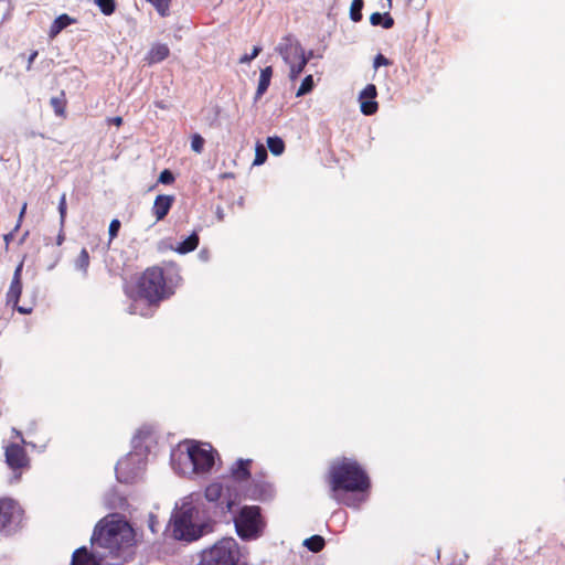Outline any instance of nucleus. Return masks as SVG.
Masks as SVG:
<instances>
[{
	"label": "nucleus",
	"mask_w": 565,
	"mask_h": 565,
	"mask_svg": "<svg viewBox=\"0 0 565 565\" xmlns=\"http://www.w3.org/2000/svg\"><path fill=\"white\" fill-rule=\"evenodd\" d=\"M370 22L374 26L382 25L384 29H391L394 25V19L390 15L388 12L384 14L380 12L372 13L370 17Z\"/></svg>",
	"instance_id": "4be33fe9"
},
{
	"label": "nucleus",
	"mask_w": 565,
	"mask_h": 565,
	"mask_svg": "<svg viewBox=\"0 0 565 565\" xmlns=\"http://www.w3.org/2000/svg\"><path fill=\"white\" fill-rule=\"evenodd\" d=\"M267 147L275 156H279L285 150V142L280 137L274 136L267 138Z\"/></svg>",
	"instance_id": "bb28decb"
},
{
	"label": "nucleus",
	"mask_w": 565,
	"mask_h": 565,
	"mask_svg": "<svg viewBox=\"0 0 565 565\" xmlns=\"http://www.w3.org/2000/svg\"><path fill=\"white\" fill-rule=\"evenodd\" d=\"M71 565H97V562L86 547H79L73 553Z\"/></svg>",
	"instance_id": "412c9836"
},
{
	"label": "nucleus",
	"mask_w": 565,
	"mask_h": 565,
	"mask_svg": "<svg viewBox=\"0 0 565 565\" xmlns=\"http://www.w3.org/2000/svg\"><path fill=\"white\" fill-rule=\"evenodd\" d=\"M252 459H237L228 469L231 479L236 482H245L249 480L252 476Z\"/></svg>",
	"instance_id": "4468645a"
},
{
	"label": "nucleus",
	"mask_w": 565,
	"mask_h": 565,
	"mask_svg": "<svg viewBox=\"0 0 565 565\" xmlns=\"http://www.w3.org/2000/svg\"><path fill=\"white\" fill-rule=\"evenodd\" d=\"M200 512L209 522H226L234 507L239 503L237 487L228 481H214L204 489Z\"/></svg>",
	"instance_id": "f03ea898"
},
{
	"label": "nucleus",
	"mask_w": 565,
	"mask_h": 565,
	"mask_svg": "<svg viewBox=\"0 0 565 565\" xmlns=\"http://www.w3.org/2000/svg\"><path fill=\"white\" fill-rule=\"evenodd\" d=\"M330 497L349 508H359L371 489V479L360 462L341 458L332 462L326 475Z\"/></svg>",
	"instance_id": "f257e3e1"
},
{
	"label": "nucleus",
	"mask_w": 565,
	"mask_h": 565,
	"mask_svg": "<svg viewBox=\"0 0 565 565\" xmlns=\"http://www.w3.org/2000/svg\"><path fill=\"white\" fill-rule=\"evenodd\" d=\"M239 545L233 537H224L202 551L198 565H238Z\"/></svg>",
	"instance_id": "6e6552de"
},
{
	"label": "nucleus",
	"mask_w": 565,
	"mask_h": 565,
	"mask_svg": "<svg viewBox=\"0 0 565 565\" xmlns=\"http://www.w3.org/2000/svg\"><path fill=\"white\" fill-rule=\"evenodd\" d=\"M73 22V19L71 17H68L67 14H61L60 17H57L52 26H51V33L52 34H57L58 32H61L64 28L68 26L71 23Z\"/></svg>",
	"instance_id": "cd10ccee"
},
{
	"label": "nucleus",
	"mask_w": 565,
	"mask_h": 565,
	"mask_svg": "<svg viewBox=\"0 0 565 565\" xmlns=\"http://www.w3.org/2000/svg\"><path fill=\"white\" fill-rule=\"evenodd\" d=\"M22 269H23V262H21L17 266L11 281L22 282Z\"/></svg>",
	"instance_id": "4c0bfd02"
},
{
	"label": "nucleus",
	"mask_w": 565,
	"mask_h": 565,
	"mask_svg": "<svg viewBox=\"0 0 565 565\" xmlns=\"http://www.w3.org/2000/svg\"><path fill=\"white\" fill-rule=\"evenodd\" d=\"M158 181L162 184H170L174 181V175L170 170L166 169L160 173Z\"/></svg>",
	"instance_id": "e433bc0d"
},
{
	"label": "nucleus",
	"mask_w": 565,
	"mask_h": 565,
	"mask_svg": "<svg viewBox=\"0 0 565 565\" xmlns=\"http://www.w3.org/2000/svg\"><path fill=\"white\" fill-rule=\"evenodd\" d=\"M271 76V66H266L260 71L258 86L255 94V100H258L266 93L267 88L269 87Z\"/></svg>",
	"instance_id": "aec40b11"
},
{
	"label": "nucleus",
	"mask_w": 565,
	"mask_h": 565,
	"mask_svg": "<svg viewBox=\"0 0 565 565\" xmlns=\"http://www.w3.org/2000/svg\"><path fill=\"white\" fill-rule=\"evenodd\" d=\"M267 159V151L263 145L256 146L254 164H263Z\"/></svg>",
	"instance_id": "72a5a7b5"
},
{
	"label": "nucleus",
	"mask_w": 565,
	"mask_h": 565,
	"mask_svg": "<svg viewBox=\"0 0 565 565\" xmlns=\"http://www.w3.org/2000/svg\"><path fill=\"white\" fill-rule=\"evenodd\" d=\"M198 245L199 236L196 233H193L179 244V246L177 247V252H179L180 254H186L196 249Z\"/></svg>",
	"instance_id": "5701e85b"
},
{
	"label": "nucleus",
	"mask_w": 565,
	"mask_h": 565,
	"mask_svg": "<svg viewBox=\"0 0 565 565\" xmlns=\"http://www.w3.org/2000/svg\"><path fill=\"white\" fill-rule=\"evenodd\" d=\"M174 465H179L181 473H205L214 466V451L210 445L202 446L191 444L186 451H179L173 458Z\"/></svg>",
	"instance_id": "423d86ee"
},
{
	"label": "nucleus",
	"mask_w": 565,
	"mask_h": 565,
	"mask_svg": "<svg viewBox=\"0 0 565 565\" xmlns=\"http://www.w3.org/2000/svg\"><path fill=\"white\" fill-rule=\"evenodd\" d=\"M21 295L22 282L11 281L10 287L6 294L7 305H11L13 309L22 315L32 313L33 306H19Z\"/></svg>",
	"instance_id": "ddd939ff"
},
{
	"label": "nucleus",
	"mask_w": 565,
	"mask_h": 565,
	"mask_svg": "<svg viewBox=\"0 0 565 565\" xmlns=\"http://www.w3.org/2000/svg\"><path fill=\"white\" fill-rule=\"evenodd\" d=\"M364 7L363 0H353L350 7V19L353 22H360L362 20V9Z\"/></svg>",
	"instance_id": "c85d7f7f"
},
{
	"label": "nucleus",
	"mask_w": 565,
	"mask_h": 565,
	"mask_svg": "<svg viewBox=\"0 0 565 565\" xmlns=\"http://www.w3.org/2000/svg\"><path fill=\"white\" fill-rule=\"evenodd\" d=\"M324 539L320 535H312L305 540L303 545L311 552L318 553L324 547Z\"/></svg>",
	"instance_id": "a878e982"
},
{
	"label": "nucleus",
	"mask_w": 565,
	"mask_h": 565,
	"mask_svg": "<svg viewBox=\"0 0 565 565\" xmlns=\"http://www.w3.org/2000/svg\"><path fill=\"white\" fill-rule=\"evenodd\" d=\"M120 226H121V224L118 218H114L110 222L109 228H108L109 242H111L115 237H117Z\"/></svg>",
	"instance_id": "f704fd0d"
},
{
	"label": "nucleus",
	"mask_w": 565,
	"mask_h": 565,
	"mask_svg": "<svg viewBox=\"0 0 565 565\" xmlns=\"http://www.w3.org/2000/svg\"><path fill=\"white\" fill-rule=\"evenodd\" d=\"M169 54L170 49L168 47L167 44L157 43L151 46L145 60L150 65L157 64L166 60L169 56Z\"/></svg>",
	"instance_id": "a211bd4d"
},
{
	"label": "nucleus",
	"mask_w": 565,
	"mask_h": 565,
	"mask_svg": "<svg viewBox=\"0 0 565 565\" xmlns=\"http://www.w3.org/2000/svg\"><path fill=\"white\" fill-rule=\"evenodd\" d=\"M95 2L105 15H110L116 10L115 0H95Z\"/></svg>",
	"instance_id": "7c9ffc66"
},
{
	"label": "nucleus",
	"mask_w": 565,
	"mask_h": 565,
	"mask_svg": "<svg viewBox=\"0 0 565 565\" xmlns=\"http://www.w3.org/2000/svg\"><path fill=\"white\" fill-rule=\"evenodd\" d=\"M6 462L12 470H20L29 467L30 459L23 446L10 444L6 447Z\"/></svg>",
	"instance_id": "9d476101"
},
{
	"label": "nucleus",
	"mask_w": 565,
	"mask_h": 565,
	"mask_svg": "<svg viewBox=\"0 0 565 565\" xmlns=\"http://www.w3.org/2000/svg\"><path fill=\"white\" fill-rule=\"evenodd\" d=\"M89 266V254L86 248H83L76 259V267L84 273L87 271Z\"/></svg>",
	"instance_id": "2f4dec72"
},
{
	"label": "nucleus",
	"mask_w": 565,
	"mask_h": 565,
	"mask_svg": "<svg viewBox=\"0 0 565 565\" xmlns=\"http://www.w3.org/2000/svg\"><path fill=\"white\" fill-rule=\"evenodd\" d=\"M50 104L56 116L65 117L67 102L63 92L60 96L52 97Z\"/></svg>",
	"instance_id": "393cba45"
},
{
	"label": "nucleus",
	"mask_w": 565,
	"mask_h": 565,
	"mask_svg": "<svg viewBox=\"0 0 565 565\" xmlns=\"http://www.w3.org/2000/svg\"><path fill=\"white\" fill-rule=\"evenodd\" d=\"M136 456L129 454L121 460H119L116 465L117 477L121 482H130L136 473L132 471V466L135 465Z\"/></svg>",
	"instance_id": "f3484780"
},
{
	"label": "nucleus",
	"mask_w": 565,
	"mask_h": 565,
	"mask_svg": "<svg viewBox=\"0 0 565 565\" xmlns=\"http://www.w3.org/2000/svg\"><path fill=\"white\" fill-rule=\"evenodd\" d=\"M200 505L184 503L179 513L174 515L171 522L172 537L178 541L193 542L199 540L210 530L206 522L198 524Z\"/></svg>",
	"instance_id": "39448f33"
},
{
	"label": "nucleus",
	"mask_w": 565,
	"mask_h": 565,
	"mask_svg": "<svg viewBox=\"0 0 565 565\" xmlns=\"http://www.w3.org/2000/svg\"><path fill=\"white\" fill-rule=\"evenodd\" d=\"M109 125H115L117 127H120L122 125V118L120 116L110 117L107 119Z\"/></svg>",
	"instance_id": "a19ab883"
},
{
	"label": "nucleus",
	"mask_w": 565,
	"mask_h": 565,
	"mask_svg": "<svg viewBox=\"0 0 565 565\" xmlns=\"http://www.w3.org/2000/svg\"><path fill=\"white\" fill-rule=\"evenodd\" d=\"M132 535L126 522L102 520L92 535V543L108 550L109 555L119 556L121 551L131 546Z\"/></svg>",
	"instance_id": "20e7f679"
},
{
	"label": "nucleus",
	"mask_w": 565,
	"mask_h": 565,
	"mask_svg": "<svg viewBox=\"0 0 565 565\" xmlns=\"http://www.w3.org/2000/svg\"><path fill=\"white\" fill-rule=\"evenodd\" d=\"M260 51H262V49L259 46H254L252 53H247L239 58V63H242V64L249 63L252 60H254L255 57L258 56Z\"/></svg>",
	"instance_id": "c9c22d12"
},
{
	"label": "nucleus",
	"mask_w": 565,
	"mask_h": 565,
	"mask_svg": "<svg viewBox=\"0 0 565 565\" xmlns=\"http://www.w3.org/2000/svg\"><path fill=\"white\" fill-rule=\"evenodd\" d=\"M277 51L286 63H290L291 60L298 58L305 55V52L299 43H294L290 36L282 39V42L278 45Z\"/></svg>",
	"instance_id": "2eb2a0df"
},
{
	"label": "nucleus",
	"mask_w": 565,
	"mask_h": 565,
	"mask_svg": "<svg viewBox=\"0 0 565 565\" xmlns=\"http://www.w3.org/2000/svg\"><path fill=\"white\" fill-rule=\"evenodd\" d=\"M390 61L382 54H377L374 58V67L379 68L382 65H388Z\"/></svg>",
	"instance_id": "58836bf2"
},
{
	"label": "nucleus",
	"mask_w": 565,
	"mask_h": 565,
	"mask_svg": "<svg viewBox=\"0 0 565 565\" xmlns=\"http://www.w3.org/2000/svg\"><path fill=\"white\" fill-rule=\"evenodd\" d=\"M174 203V196L169 194H160L154 199L151 212L156 221H162L170 212Z\"/></svg>",
	"instance_id": "dca6fc26"
},
{
	"label": "nucleus",
	"mask_w": 565,
	"mask_h": 565,
	"mask_svg": "<svg viewBox=\"0 0 565 565\" xmlns=\"http://www.w3.org/2000/svg\"><path fill=\"white\" fill-rule=\"evenodd\" d=\"M237 535L245 541L258 539L265 527L266 521L258 505H244L233 518Z\"/></svg>",
	"instance_id": "0eeeda50"
},
{
	"label": "nucleus",
	"mask_w": 565,
	"mask_h": 565,
	"mask_svg": "<svg viewBox=\"0 0 565 565\" xmlns=\"http://www.w3.org/2000/svg\"><path fill=\"white\" fill-rule=\"evenodd\" d=\"M24 510L13 498H0V533L11 534L20 527Z\"/></svg>",
	"instance_id": "1a4fd4ad"
},
{
	"label": "nucleus",
	"mask_w": 565,
	"mask_h": 565,
	"mask_svg": "<svg viewBox=\"0 0 565 565\" xmlns=\"http://www.w3.org/2000/svg\"><path fill=\"white\" fill-rule=\"evenodd\" d=\"M307 63H308V60L306 58L305 55L300 56L298 58L291 60V62L288 63L290 66L289 77L291 81H295L302 73Z\"/></svg>",
	"instance_id": "b1692460"
},
{
	"label": "nucleus",
	"mask_w": 565,
	"mask_h": 565,
	"mask_svg": "<svg viewBox=\"0 0 565 565\" xmlns=\"http://www.w3.org/2000/svg\"><path fill=\"white\" fill-rule=\"evenodd\" d=\"M174 294L172 277L160 266L148 267L136 282L135 300H143L149 306L159 303Z\"/></svg>",
	"instance_id": "7ed1b4c3"
},
{
	"label": "nucleus",
	"mask_w": 565,
	"mask_h": 565,
	"mask_svg": "<svg viewBox=\"0 0 565 565\" xmlns=\"http://www.w3.org/2000/svg\"><path fill=\"white\" fill-rule=\"evenodd\" d=\"M58 213H60V231L56 236V245L61 246L65 241L64 225H65L66 214H67V204H66V194L65 193H63L60 198Z\"/></svg>",
	"instance_id": "6ab92c4d"
},
{
	"label": "nucleus",
	"mask_w": 565,
	"mask_h": 565,
	"mask_svg": "<svg viewBox=\"0 0 565 565\" xmlns=\"http://www.w3.org/2000/svg\"><path fill=\"white\" fill-rule=\"evenodd\" d=\"M386 1H387L388 9H391L392 8V0H386Z\"/></svg>",
	"instance_id": "37998d69"
},
{
	"label": "nucleus",
	"mask_w": 565,
	"mask_h": 565,
	"mask_svg": "<svg viewBox=\"0 0 565 565\" xmlns=\"http://www.w3.org/2000/svg\"><path fill=\"white\" fill-rule=\"evenodd\" d=\"M376 95L377 90L374 84H367L360 93L361 111L364 115L370 116L377 111L379 105L374 100Z\"/></svg>",
	"instance_id": "f8f14e48"
},
{
	"label": "nucleus",
	"mask_w": 565,
	"mask_h": 565,
	"mask_svg": "<svg viewBox=\"0 0 565 565\" xmlns=\"http://www.w3.org/2000/svg\"><path fill=\"white\" fill-rule=\"evenodd\" d=\"M204 139L201 135L199 134H194L192 137H191V148L194 152L196 153H201L203 151V148H204Z\"/></svg>",
	"instance_id": "473e14b6"
},
{
	"label": "nucleus",
	"mask_w": 565,
	"mask_h": 565,
	"mask_svg": "<svg viewBox=\"0 0 565 565\" xmlns=\"http://www.w3.org/2000/svg\"><path fill=\"white\" fill-rule=\"evenodd\" d=\"M26 207H28V203H26V202H24V203L22 204L21 211H20V213H19L18 223H17V228H18V227H20V225H21V222H22V220H23V217H24V215H25V212H26Z\"/></svg>",
	"instance_id": "ea45409f"
},
{
	"label": "nucleus",
	"mask_w": 565,
	"mask_h": 565,
	"mask_svg": "<svg viewBox=\"0 0 565 565\" xmlns=\"http://www.w3.org/2000/svg\"><path fill=\"white\" fill-rule=\"evenodd\" d=\"M38 56V51H33L29 58H28V64H26V71H30L32 68V64L34 62V60Z\"/></svg>",
	"instance_id": "79ce46f5"
},
{
	"label": "nucleus",
	"mask_w": 565,
	"mask_h": 565,
	"mask_svg": "<svg viewBox=\"0 0 565 565\" xmlns=\"http://www.w3.org/2000/svg\"><path fill=\"white\" fill-rule=\"evenodd\" d=\"M246 495L250 500L266 502L274 498V486L267 481H253L246 489Z\"/></svg>",
	"instance_id": "9b49d317"
},
{
	"label": "nucleus",
	"mask_w": 565,
	"mask_h": 565,
	"mask_svg": "<svg viewBox=\"0 0 565 565\" xmlns=\"http://www.w3.org/2000/svg\"><path fill=\"white\" fill-rule=\"evenodd\" d=\"M313 86H315V83H313L312 75L306 76L302 79L301 85L298 88L296 96L299 97V96H303V95L310 93L313 89Z\"/></svg>",
	"instance_id": "c756f323"
},
{
	"label": "nucleus",
	"mask_w": 565,
	"mask_h": 565,
	"mask_svg": "<svg viewBox=\"0 0 565 565\" xmlns=\"http://www.w3.org/2000/svg\"><path fill=\"white\" fill-rule=\"evenodd\" d=\"M406 1H407V3H411L413 0H406Z\"/></svg>",
	"instance_id": "c03bdc74"
}]
</instances>
